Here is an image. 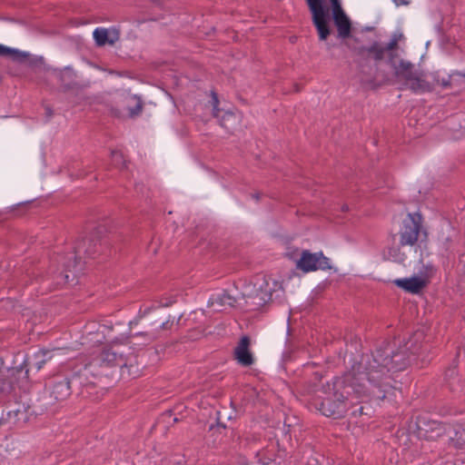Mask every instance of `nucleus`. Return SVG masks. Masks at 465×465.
Returning <instances> with one entry per match:
<instances>
[{
	"mask_svg": "<svg viewBox=\"0 0 465 465\" xmlns=\"http://www.w3.org/2000/svg\"><path fill=\"white\" fill-rule=\"evenodd\" d=\"M460 262H465V254L461 256V258H460Z\"/></svg>",
	"mask_w": 465,
	"mask_h": 465,
	"instance_id": "nucleus-29",
	"label": "nucleus"
},
{
	"mask_svg": "<svg viewBox=\"0 0 465 465\" xmlns=\"http://www.w3.org/2000/svg\"><path fill=\"white\" fill-rule=\"evenodd\" d=\"M296 268L302 272H311L315 271H326L331 269L329 258L323 255L322 252H311L308 250L302 252L300 258L296 261Z\"/></svg>",
	"mask_w": 465,
	"mask_h": 465,
	"instance_id": "nucleus-6",
	"label": "nucleus"
},
{
	"mask_svg": "<svg viewBox=\"0 0 465 465\" xmlns=\"http://www.w3.org/2000/svg\"><path fill=\"white\" fill-rule=\"evenodd\" d=\"M238 120L239 117L235 114L232 112H225L222 116L221 125L227 130H232L237 124Z\"/></svg>",
	"mask_w": 465,
	"mask_h": 465,
	"instance_id": "nucleus-19",
	"label": "nucleus"
},
{
	"mask_svg": "<svg viewBox=\"0 0 465 465\" xmlns=\"http://www.w3.org/2000/svg\"><path fill=\"white\" fill-rule=\"evenodd\" d=\"M254 290L251 291L250 286L246 287L242 292V298L236 297L230 291L223 290L213 293L208 300V306L213 307L215 311H223L240 305V300H244L245 305L249 310H258L267 302L280 296L282 292V284L272 278L263 276L258 278L253 285Z\"/></svg>",
	"mask_w": 465,
	"mask_h": 465,
	"instance_id": "nucleus-2",
	"label": "nucleus"
},
{
	"mask_svg": "<svg viewBox=\"0 0 465 465\" xmlns=\"http://www.w3.org/2000/svg\"><path fill=\"white\" fill-rule=\"evenodd\" d=\"M416 331L402 346L394 350L391 344L371 354L362 355L342 377L333 381V394L321 403L320 411L327 417L341 418L350 407L364 399L383 400L393 387L392 373L405 370L424 349Z\"/></svg>",
	"mask_w": 465,
	"mask_h": 465,
	"instance_id": "nucleus-1",
	"label": "nucleus"
},
{
	"mask_svg": "<svg viewBox=\"0 0 465 465\" xmlns=\"http://www.w3.org/2000/svg\"><path fill=\"white\" fill-rule=\"evenodd\" d=\"M218 98L216 96L215 94H213V98H212V107H213V115L216 118H219L220 117V110L218 108Z\"/></svg>",
	"mask_w": 465,
	"mask_h": 465,
	"instance_id": "nucleus-22",
	"label": "nucleus"
},
{
	"mask_svg": "<svg viewBox=\"0 0 465 465\" xmlns=\"http://www.w3.org/2000/svg\"><path fill=\"white\" fill-rule=\"evenodd\" d=\"M312 15V22L314 25L320 41H326L331 35L330 10L323 4V0H305Z\"/></svg>",
	"mask_w": 465,
	"mask_h": 465,
	"instance_id": "nucleus-4",
	"label": "nucleus"
},
{
	"mask_svg": "<svg viewBox=\"0 0 465 465\" xmlns=\"http://www.w3.org/2000/svg\"><path fill=\"white\" fill-rule=\"evenodd\" d=\"M433 272V268L432 266L430 267V273H432Z\"/></svg>",
	"mask_w": 465,
	"mask_h": 465,
	"instance_id": "nucleus-30",
	"label": "nucleus"
},
{
	"mask_svg": "<svg viewBox=\"0 0 465 465\" xmlns=\"http://www.w3.org/2000/svg\"><path fill=\"white\" fill-rule=\"evenodd\" d=\"M332 19L337 29L338 37L341 39L350 37L352 26L351 19L344 10L340 12L337 10L336 13L332 14Z\"/></svg>",
	"mask_w": 465,
	"mask_h": 465,
	"instance_id": "nucleus-11",
	"label": "nucleus"
},
{
	"mask_svg": "<svg viewBox=\"0 0 465 465\" xmlns=\"http://www.w3.org/2000/svg\"><path fill=\"white\" fill-rule=\"evenodd\" d=\"M69 278H70V276L67 273L61 272L55 278L56 283L58 285H63V284H65V283H69L70 282V279Z\"/></svg>",
	"mask_w": 465,
	"mask_h": 465,
	"instance_id": "nucleus-23",
	"label": "nucleus"
},
{
	"mask_svg": "<svg viewBox=\"0 0 465 465\" xmlns=\"http://www.w3.org/2000/svg\"><path fill=\"white\" fill-rule=\"evenodd\" d=\"M128 114L131 117L139 115L143 110V103L137 96H130L127 99Z\"/></svg>",
	"mask_w": 465,
	"mask_h": 465,
	"instance_id": "nucleus-18",
	"label": "nucleus"
},
{
	"mask_svg": "<svg viewBox=\"0 0 465 465\" xmlns=\"http://www.w3.org/2000/svg\"><path fill=\"white\" fill-rule=\"evenodd\" d=\"M404 81L406 88L411 90L415 94L425 93L431 89L430 84L417 73H414L411 77H408Z\"/></svg>",
	"mask_w": 465,
	"mask_h": 465,
	"instance_id": "nucleus-12",
	"label": "nucleus"
},
{
	"mask_svg": "<svg viewBox=\"0 0 465 465\" xmlns=\"http://www.w3.org/2000/svg\"><path fill=\"white\" fill-rule=\"evenodd\" d=\"M96 251V243H94L91 240H83L74 247V252L61 257L58 262L63 263L66 271L80 272L82 270L81 260L84 256L92 257Z\"/></svg>",
	"mask_w": 465,
	"mask_h": 465,
	"instance_id": "nucleus-5",
	"label": "nucleus"
},
{
	"mask_svg": "<svg viewBox=\"0 0 465 465\" xmlns=\"http://www.w3.org/2000/svg\"><path fill=\"white\" fill-rule=\"evenodd\" d=\"M112 156L115 162L122 160L123 156L119 152H113Z\"/></svg>",
	"mask_w": 465,
	"mask_h": 465,
	"instance_id": "nucleus-26",
	"label": "nucleus"
},
{
	"mask_svg": "<svg viewBox=\"0 0 465 465\" xmlns=\"http://www.w3.org/2000/svg\"><path fill=\"white\" fill-rule=\"evenodd\" d=\"M234 357L238 363L244 367H249L253 364L254 358L250 351V338L243 336L241 338L239 343L234 349Z\"/></svg>",
	"mask_w": 465,
	"mask_h": 465,
	"instance_id": "nucleus-9",
	"label": "nucleus"
},
{
	"mask_svg": "<svg viewBox=\"0 0 465 465\" xmlns=\"http://www.w3.org/2000/svg\"><path fill=\"white\" fill-rule=\"evenodd\" d=\"M53 395L56 400H64L71 394L70 382L64 379L56 382L53 387Z\"/></svg>",
	"mask_w": 465,
	"mask_h": 465,
	"instance_id": "nucleus-16",
	"label": "nucleus"
},
{
	"mask_svg": "<svg viewBox=\"0 0 465 465\" xmlns=\"http://www.w3.org/2000/svg\"><path fill=\"white\" fill-rule=\"evenodd\" d=\"M362 50L376 62L383 60L386 53L384 46L378 42H374L371 45L364 47Z\"/></svg>",
	"mask_w": 465,
	"mask_h": 465,
	"instance_id": "nucleus-17",
	"label": "nucleus"
},
{
	"mask_svg": "<svg viewBox=\"0 0 465 465\" xmlns=\"http://www.w3.org/2000/svg\"><path fill=\"white\" fill-rule=\"evenodd\" d=\"M392 65L396 75L402 80L411 77V74L416 73L414 65L411 62L405 60H400L398 64L393 63Z\"/></svg>",
	"mask_w": 465,
	"mask_h": 465,
	"instance_id": "nucleus-15",
	"label": "nucleus"
},
{
	"mask_svg": "<svg viewBox=\"0 0 465 465\" xmlns=\"http://www.w3.org/2000/svg\"><path fill=\"white\" fill-rule=\"evenodd\" d=\"M93 35L96 45L99 46H104L105 45H113L120 38L119 31L114 27H97L94 29Z\"/></svg>",
	"mask_w": 465,
	"mask_h": 465,
	"instance_id": "nucleus-10",
	"label": "nucleus"
},
{
	"mask_svg": "<svg viewBox=\"0 0 465 465\" xmlns=\"http://www.w3.org/2000/svg\"><path fill=\"white\" fill-rule=\"evenodd\" d=\"M389 255L394 262L399 263H402L406 261L407 256L404 253H401L400 251L395 249H391L389 252Z\"/></svg>",
	"mask_w": 465,
	"mask_h": 465,
	"instance_id": "nucleus-21",
	"label": "nucleus"
},
{
	"mask_svg": "<svg viewBox=\"0 0 465 465\" xmlns=\"http://www.w3.org/2000/svg\"><path fill=\"white\" fill-rule=\"evenodd\" d=\"M393 3L397 5V6H400V5H406L409 4V2L407 0H392Z\"/></svg>",
	"mask_w": 465,
	"mask_h": 465,
	"instance_id": "nucleus-27",
	"label": "nucleus"
},
{
	"mask_svg": "<svg viewBox=\"0 0 465 465\" xmlns=\"http://www.w3.org/2000/svg\"><path fill=\"white\" fill-rule=\"evenodd\" d=\"M59 349L54 350H40L34 355V362L33 367L35 368L36 371H40L43 366L52 359L54 352H58Z\"/></svg>",
	"mask_w": 465,
	"mask_h": 465,
	"instance_id": "nucleus-14",
	"label": "nucleus"
},
{
	"mask_svg": "<svg viewBox=\"0 0 465 465\" xmlns=\"http://www.w3.org/2000/svg\"><path fill=\"white\" fill-rule=\"evenodd\" d=\"M86 340L93 343H101L105 339V331H111V328L105 325H97L90 323L86 327Z\"/></svg>",
	"mask_w": 465,
	"mask_h": 465,
	"instance_id": "nucleus-13",
	"label": "nucleus"
},
{
	"mask_svg": "<svg viewBox=\"0 0 465 465\" xmlns=\"http://www.w3.org/2000/svg\"><path fill=\"white\" fill-rule=\"evenodd\" d=\"M330 2L331 4V14L336 13L337 10H339V12L343 10L340 0H330Z\"/></svg>",
	"mask_w": 465,
	"mask_h": 465,
	"instance_id": "nucleus-25",
	"label": "nucleus"
},
{
	"mask_svg": "<svg viewBox=\"0 0 465 465\" xmlns=\"http://www.w3.org/2000/svg\"><path fill=\"white\" fill-rule=\"evenodd\" d=\"M398 235L401 246H414L421 236L426 238L427 232L423 226L421 214L420 213H408L401 222Z\"/></svg>",
	"mask_w": 465,
	"mask_h": 465,
	"instance_id": "nucleus-3",
	"label": "nucleus"
},
{
	"mask_svg": "<svg viewBox=\"0 0 465 465\" xmlns=\"http://www.w3.org/2000/svg\"><path fill=\"white\" fill-rule=\"evenodd\" d=\"M15 54H17L16 50H14L12 48H9L7 46L0 45V55L1 56L13 55Z\"/></svg>",
	"mask_w": 465,
	"mask_h": 465,
	"instance_id": "nucleus-24",
	"label": "nucleus"
},
{
	"mask_svg": "<svg viewBox=\"0 0 465 465\" xmlns=\"http://www.w3.org/2000/svg\"><path fill=\"white\" fill-rule=\"evenodd\" d=\"M403 39H404V35L402 33H401V32L393 33L390 42L384 47L386 49V52H391V51L397 49L399 43Z\"/></svg>",
	"mask_w": 465,
	"mask_h": 465,
	"instance_id": "nucleus-20",
	"label": "nucleus"
},
{
	"mask_svg": "<svg viewBox=\"0 0 465 465\" xmlns=\"http://www.w3.org/2000/svg\"><path fill=\"white\" fill-rule=\"evenodd\" d=\"M428 277L412 276L410 278L396 279L393 283L410 293H419L428 283Z\"/></svg>",
	"mask_w": 465,
	"mask_h": 465,
	"instance_id": "nucleus-8",
	"label": "nucleus"
},
{
	"mask_svg": "<svg viewBox=\"0 0 465 465\" xmlns=\"http://www.w3.org/2000/svg\"><path fill=\"white\" fill-rule=\"evenodd\" d=\"M45 111H46V114H48V116L52 115L53 113H52V110L50 109V107L46 106Z\"/></svg>",
	"mask_w": 465,
	"mask_h": 465,
	"instance_id": "nucleus-28",
	"label": "nucleus"
},
{
	"mask_svg": "<svg viewBox=\"0 0 465 465\" xmlns=\"http://www.w3.org/2000/svg\"><path fill=\"white\" fill-rule=\"evenodd\" d=\"M93 364L107 367H125L127 364V359L124 356V350L117 344H113L108 348H104L99 357L90 363V365Z\"/></svg>",
	"mask_w": 465,
	"mask_h": 465,
	"instance_id": "nucleus-7",
	"label": "nucleus"
}]
</instances>
